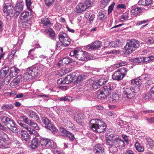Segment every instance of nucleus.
<instances>
[{
    "instance_id": "63",
    "label": "nucleus",
    "mask_w": 154,
    "mask_h": 154,
    "mask_svg": "<svg viewBox=\"0 0 154 154\" xmlns=\"http://www.w3.org/2000/svg\"><path fill=\"white\" fill-rule=\"evenodd\" d=\"M65 80L64 78H61L59 79L57 81V83L58 84H65Z\"/></svg>"
},
{
    "instance_id": "30",
    "label": "nucleus",
    "mask_w": 154,
    "mask_h": 154,
    "mask_svg": "<svg viewBox=\"0 0 154 154\" xmlns=\"http://www.w3.org/2000/svg\"><path fill=\"white\" fill-rule=\"evenodd\" d=\"M45 31L47 33L49 34V35L51 39L55 40V32L51 28L46 29Z\"/></svg>"
},
{
    "instance_id": "60",
    "label": "nucleus",
    "mask_w": 154,
    "mask_h": 154,
    "mask_svg": "<svg viewBox=\"0 0 154 154\" xmlns=\"http://www.w3.org/2000/svg\"><path fill=\"white\" fill-rule=\"evenodd\" d=\"M148 22L147 20H143L142 21H138L136 23V25L140 26L142 24Z\"/></svg>"
},
{
    "instance_id": "48",
    "label": "nucleus",
    "mask_w": 154,
    "mask_h": 154,
    "mask_svg": "<svg viewBox=\"0 0 154 154\" xmlns=\"http://www.w3.org/2000/svg\"><path fill=\"white\" fill-rule=\"evenodd\" d=\"M49 127L46 128L49 129L53 133H55L56 132L57 129L56 127L51 123V124L50 125H49Z\"/></svg>"
},
{
    "instance_id": "47",
    "label": "nucleus",
    "mask_w": 154,
    "mask_h": 154,
    "mask_svg": "<svg viewBox=\"0 0 154 154\" xmlns=\"http://www.w3.org/2000/svg\"><path fill=\"white\" fill-rule=\"evenodd\" d=\"M132 61L134 63H140L143 62V57H140L132 59Z\"/></svg>"
},
{
    "instance_id": "38",
    "label": "nucleus",
    "mask_w": 154,
    "mask_h": 154,
    "mask_svg": "<svg viewBox=\"0 0 154 154\" xmlns=\"http://www.w3.org/2000/svg\"><path fill=\"white\" fill-rule=\"evenodd\" d=\"M60 42L64 46H67L70 44L71 39L68 36L67 37H66V39H65L64 40Z\"/></svg>"
},
{
    "instance_id": "18",
    "label": "nucleus",
    "mask_w": 154,
    "mask_h": 154,
    "mask_svg": "<svg viewBox=\"0 0 154 154\" xmlns=\"http://www.w3.org/2000/svg\"><path fill=\"white\" fill-rule=\"evenodd\" d=\"M26 112L30 118H33L36 121H39V117L34 111L29 109L26 110Z\"/></svg>"
},
{
    "instance_id": "15",
    "label": "nucleus",
    "mask_w": 154,
    "mask_h": 154,
    "mask_svg": "<svg viewBox=\"0 0 154 154\" xmlns=\"http://www.w3.org/2000/svg\"><path fill=\"white\" fill-rule=\"evenodd\" d=\"M5 3L3 6V10L4 13L8 11L12 8H13V6L11 3V0H4Z\"/></svg>"
},
{
    "instance_id": "6",
    "label": "nucleus",
    "mask_w": 154,
    "mask_h": 154,
    "mask_svg": "<svg viewBox=\"0 0 154 154\" xmlns=\"http://www.w3.org/2000/svg\"><path fill=\"white\" fill-rule=\"evenodd\" d=\"M139 42L136 40H129L125 47L126 52L128 54H130L135 51L139 45Z\"/></svg>"
},
{
    "instance_id": "40",
    "label": "nucleus",
    "mask_w": 154,
    "mask_h": 154,
    "mask_svg": "<svg viewBox=\"0 0 154 154\" xmlns=\"http://www.w3.org/2000/svg\"><path fill=\"white\" fill-rule=\"evenodd\" d=\"M10 140L15 145V146L18 147L20 145V142L16 138L13 137H11Z\"/></svg>"
},
{
    "instance_id": "20",
    "label": "nucleus",
    "mask_w": 154,
    "mask_h": 154,
    "mask_svg": "<svg viewBox=\"0 0 154 154\" xmlns=\"http://www.w3.org/2000/svg\"><path fill=\"white\" fill-rule=\"evenodd\" d=\"M9 68L7 66H5L2 68L0 71V78L1 79L4 77L9 72Z\"/></svg>"
},
{
    "instance_id": "42",
    "label": "nucleus",
    "mask_w": 154,
    "mask_h": 154,
    "mask_svg": "<svg viewBox=\"0 0 154 154\" xmlns=\"http://www.w3.org/2000/svg\"><path fill=\"white\" fill-rule=\"evenodd\" d=\"M16 51L15 50H12L10 54L8 55V57L6 59V61L8 60L9 61H10L11 59L14 57V55L16 53Z\"/></svg>"
},
{
    "instance_id": "43",
    "label": "nucleus",
    "mask_w": 154,
    "mask_h": 154,
    "mask_svg": "<svg viewBox=\"0 0 154 154\" xmlns=\"http://www.w3.org/2000/svg\"><path fill=\"white\" fill-rule=\"evenodd\" d=\"M20 119L22 120L25 123L29 125L30 120L25 116H20Z\"/></svg>"
},
{
    "instance_id": "55",
    "label": "nucleus",
    "mask_w": 154,
    "mask_h": 154,
    "mask_svg": "<svg viewBox=\"0 0 154 154\" xmlns=\"http://www.w3.org/2000/svg\"><path fill=\"white\" fill-rule=\"evenodd\" d=\"M67 136L68 137L69 139L72 141H73L75 139L74 134L69 132L68 133Z\"/></svg>"
},
{
    "instance_id": "62",
    "label": "nucleus",
    "mask_w": 154,
    "mask_h": 154,
    "mask_svg": "<svg viewBox=\"0 0 154 154\" xmlns=\"http://www.w3.org/2000/svg\"><path fill=\"white\" fill-rule=\"evenodd\" d=\"M110 0H102V4L103 5V7H106L107 5L109 3Z\"/></svg>"
},
{
    "instance_id": "36",
    "label": "nucleus",
    "mask_w": 154,
    "mask_h": 154,
    "mask_svg": "<svg viewBox=\"0 0 154 154\" xmlns=\"http://www.w3.org/2000/svg\"><path fill=\"white\" fill-rule=\"evenodd\" d=\"M135 146L137 150L139 152H142L144 150V147L138 142H136Z\"/></svg>"
},
{
    "instance_id": "19",
    "label": "nucleus",
    "mask_w": 154,
    "mask_h": 154,
    "mask_svg": "<svg viewBox=\"0 0 154 154\" xmlns=\"http://www.w3.org/2000/svg\"><path fill=\"white\" fill-rule=\"evenodd\" d=\"M20 72L19 69L15 66L11 67L9 75L12 78L15 76Z\"/></svg>"
},
{
    "instance_id": "12",
    "label": "nucleus",
    "mask_w": 154,
    "mask_h": 154,
    "mask_svg": "<svg viewBox=\"0 0 154 154\" xmlns=\"http://www.w3.org/2000/svg\"><path fill=\"white\" fill-rule=\"evenodd\" d=\"M41 23L43 25V27L44 28L50 27L53 24L52 20L47 16L42 18Z\"/></svg>"
},
{
    "instance_id": "2",
    "label": "nucleus",
    "mask_w": 154,
    "mask_h": 154,
    "mask_svg": "<svg viewBox=\"0 0 154 154\" xmlns=\"http://www.w3.org/2000/svg\"><path fill=\"white\" fill-rule=\"evenodd\" d=\"M33 135V138L32 140L31 143L30 145L31 148L32 149H35L38 147L40 143L42 146H44L47 148L52 147V144L53 143V141L48 138L42 139L40 142L38 138L36 137L38 135H36L34 134L31 135Z\"/></svg>"
},
{
    "instance_id": "53",
    "label": "nucleus",
    "mask_w": 154,
    "mask_h": 154,
    "mask_svg": "<svg viewBox=\"0 0 154 154\" xmlns=\"http://www.w3.org/2000/svg\"><path fill=\"white\" fill-rule=\"evenodd\" d=\"M54 0H45V2L48 7L50 6L53 5Z\"/></svg>"
},
{
    "instance_id": "23",
    "label": "nucleus",
    "mask_w": 154,
    "mask_h": 154,
    "mask_svg": "<svg viewBox=\"0 0 154 154\" xmlns=\"http://www.w3.org/2000/svg\"><path fill=\"white\" fill-rule=\"evenodd\" d=\"M119 99V95L116 93H114L112 95V97L109 99V101L110 103H114L118 102Z\"/></svg>"
},
{
    "instance_id": "11",
    "label": "nucleus",
    "mask_w": 154,
    "mask_h": 154,
    "mask_svg": "<svg viewBox=\"0 0 154 154\" xmlns=\"http://www.w3.org/2000/svg\"><path fill=\"white\" fill-rule=\"evenodd\" d=\"M102 42L99 41H96L86 46L88 50H95L100 48L102 45Z\"/></svg>"
},
{
    "instance_id": "14",
    "label": "nucleus",
    "mask_w": 154,
    "mask_h": 154,
    "mask_svg": "<svg viewBox=\"0 0 154 154\" xmlns=\"http://www.w3.org/2000/svg\"><path fill=\"white\" fill-rule=\"evenodd\" d=\"M17 122L21 127L28 131L30 135L34 134L36 135H38V133L35 130H33L32 129L31 130L28 126L22 123L21 120H18Z\"/></svg>"
},
{
    "instance_id": "10",
    "label": "nucleus",
    "mask_w": 154,
    "mask_h": 154,
    "mask_svg": "<svg viewBox=\"0 0 154 154\" xmlns=\"http://www.w3.org/2000/svg\"><path fill=\"white\" fill-rule=\"evenodd\" d=\"M123 93L128 99H134L137 91L133 87H126L123 88Z\"/></svg>"
},
{
    "instance_id": "46",
    "label": "nucleus",
    "mask_w": 154,
    "mask_h": 154,
    "mask_svg": "<svg viewBox=\"0 0 154 154\" xmlns=\"http://www.w3.org/2000/svg\"><path fill=\"white\" fill-rule=\"evenodd\" d=\"M30 26L31 24L30 23V21H29L23 22L22 23V27L24 29L28 28L30 27Z\"/></svg>"
},
{
    "instance_id": "28",
    "label": "nucleus",
    "mask_w": 154,
    "mask_h": 154,
    "mask_svg": "<svg viewBox=\"0 0 154 154\" xmlns=\"http://www.w3.org/2000/svg\"><path fill=\"white\" fill-rule=\"evenodd\" d=\"M152 0H139L138 4L139 5L147 6L151 4Z\"/></svg>"
},
{
    "instance_id": "4",
    "label": "nucleus",
    "mask_w": 154,
    "mask_h": 154,
    "mask_svg": "<svg viewBox=\"0 0 154 154\" xmlns=\"http://www.w3.org/2000/svg\"><path fill=\"white\" fill-rule=\"evenodd\" d=\"M69 56L73 57L79 60L84 61H87L89 58V55L87 52L82 51L79 48H76L72 51Z\"/></svg>"
},
{
    "instance_id": "51",
    "label": "nucleus",
    "mask_w": 154,
    "mask_h": 154,
    "mask_svg": "<svg viewBox=\"0 0 154 154\" xmlns=\"http://www.w3.org/2000/svg\"><path fill=\"white\" fill-rule=\"evenodd\" d=\"M11 78H12V77L9 75L7 76L4 79L3 82L4 84L6 85L8 84L11 79Z\"/></svg>"
},
{
    "instance_id": "54",
    "label": "nucleus",
    "mask_w": 154,
    "mask_h": 154,
    "mask_svg": "<svg viewBox=\"0 0 154 154\" xmlns=\"http://www.w3.org/2000/svg\"><path fill=\"white\" fill-rule=\"evenodd\" d=\"M70 97L69 96L63 97L59 98V100L61 101H69V100Z\"/></svg>"
},
{
    "instance_id": "9",
    "label": "nucleus",
    "mask_w": 154,
    "mask_h": 154,
    "mask_svg": "<svg viewBox=\"0 0 154 154\" xmlns=\"http://www.w3.org/2000/svg\"><path fill=\"white\" fill-rule=\"evenodd\" d=\"M92 4V0H86L85 3L79 4L76 6L77 12L78 13L83 12L87 8L90 7Z\"/></svg>"
},
{
    "instance_id": "49",
    "label": "nucleus",
    "mask_w": 154,
    "mask_h": 154,
    "mask_svg": "<svg viewBox=\"0 0 154 154\" xmlns=\"http://www.w3.org/2000/svg\"><path fill=\"white\" fill-rule=\"evenodd\" d=\"M29 125L34 128V129L35 130H38L39 129V127L37 124L36 123L33 122L31 121H30V123Z\"/></svg>"
},
{
    "instance_id": "31",
    "label": "nucleus",
    "mask_w": 154,
    "mask_h": 154,
    "mask_svg": "<svg viewBox=\"0 0 154 154\" xmlns=\"http://www.w3.org/2000/svg\"><path fill=\"white\" fill-rule=\"evenodd\" d=\"M42 121L43 124L45 125V128H48L49 126L51 124L50 121L47 118L45 117H43L42 119Z\"/></svg>"
},
{
    "instance_id": "64",
    "label": "nucleus",
    "mask_w": 154,
    "mask_h": 154,
    "mask_svg": "<svg viewBox=\"0 0 154 154\" xmlns=\"http://www.w3.org/2000/svg\"><path fill=\"white\" fill-rule=\"evenodd\" d=\"M115 4V3H113L109 6L108 9V13L109 14L111 13L113 10Z\"/></svg>"
},
{
    "instance_id": "50",
    "label": "nucleus",
    "mask_w": 154,
    "mask_h": 154,
    "mask_svg": "<svg viewBox=\"0 0 154 154\" xmlns=\"http://www.w3.org/2000/svg\"><path fill=\"white\" fill-rule=\"evenodd\" d=\"M13 106L11 104H7L3 105L2 108L5 110L6 109H10L13 108Z\"/></svg>"
},
{
    "instance_id": "33",
    "label": "nucleus",
    "mask_w": 154,
    "mask_h": 154,
    "mask_svg": "<svg viewBox=\"0 0 154 154\" xmlns=\"http://www.w3.org/2000/svg\"><path fill=\"white\" fill-rule=\"evenodd\" d=\"M90 87L94 89H95L99 88L100 86L98 81L92 80L91 81V84Z\"/></svg>"
},
{
    "instance_id": "16",
    "label": "nucleus",
    "mask_w": 154,
    "mask_h": 154,
    "mask_svg": "<svg viewBox=\"0 0 154 154\" xmlns=\"http://www.w3.org/2000/svg\"><path fill=\"white\" fill-rule=\"evenodd\" d=\"M93 150L95 154H105V153L103 146L99 144L95 146Z\"/></svg>"
},
{
    "instance_id": "7",
    "label": "nucleus",
    "mask_w": 154,
    "mask_h": 154,
    "mask_svg": "<svg viewBox=\"0 0 154 154\" xmlns=\"http://www.w3.org/2000/svg\"><path fill=\"white\" fill-rule=\"evenodd\" d=\"M127 69L122 67L116 71L112 75V78L114 80L118 81L122 79L126 75Z\"/></svg>"
},
{
    "instance_id": "41",
    "label": "nucleus",
    "mask_w": 154,
    "mask_h": 154,
    "mask_svg": "<svg viewBox=\"0 0 154 154\" xmlns=\"http://www.w3.org/2000/svg\"><path fill=\"white\" fill-rule=\"evenodd\" d=\"M59 39L60 41L61 42L64 40L66 37H67L68 36L64 32H60V33L59 35Z\"/></svg>"
},
{
    "instance_id": "25",
    "label": "nucleus",
    "mask_w": 154,
    "mask_h": 154,
    "mask_svg": "<svg viewBox=\"0 0 154 154\" xmlns=\"http://www.w3.org/2000/svg\"><path fill=\"white\" fill-rule=\"evenodd\" d=\"M13 120L6 116H0V121L5 125L9 124L11 122V121Z\"/></svg>"
},
{
    "instance_id": "32",
    "label": "nucleus",
    "mask_w": 154,
    "mask_h": 154,
    "mask_svg": "<svg viewBox=\"0 0 154 154\" xmlns=\"http://www.w3.org/2000/svg\"><path fill=\"white\" fill-rule=\"evenodd\" d=\"M83 116L82 113H78L75 114L74 117V119L78 123H80L82 120L83 119Z\"/></svg>"
},
{
    "instance_id": "44",
    "label": "nucleus",
    "mask_w": 154,
    "mask_h": 154,
    "mask_svg": "<svg viewBox=\"0 0 154 154\" xmlns=\"http://www.w3.org/2000/svg\"><path fill=\"white\" fill-rule=\"evenodd\" d=\"M20 82H19L18 80H17L15 78L11 82L10 85L13 88H14L16 86L18 85Z\"/></svg>"
},
{
    "instance_id": "5",
    "label": "nucleus",
    "mask_w": 154,
    "mask_h": 154,
    "mask_svg": "<svg viewBox=\"0 0 154 154\" xmlns=\"http://www.w3.org/2000/svg\"><path fill=\"white\" fill-rule=\"evenodd\" d=\"M40 67L33 66L29 67L24 74V79L26 80H29L32 77L35 78L40 73Z\"/></svg>"
},
{
    "instance_id": "45",
    "label": "nucleus",
    "mask_w": 154,
    "mask_h": 154,
    "mask_svg": "<svg viewBox=\"0 0 154 154\" xmlns=\"http://www.w3.org/2000/svg\"><path fill=\"white\" fill-rule=\"evenodd\" d=\"M143 62L147 63H149L150 61L153 60L154 59V57L152 56H149L148 57H143Z\"/></svg>"
},
{
    "instance_id": "59",
    "label": "nucleus",
    "mask_w": 154,
    "mask_h": 154,
    "mask_svg": "<svg viewBox=\"0 0 154 154\" xmlns=\"http://www.w3.org/2000/svg\"><path fill=\"white\" fill-rule=\"evenodd\" d=\"M85 75H80L78 76L77 78V81L78 82H80L82 81L84 78Z\"/></svg>"
},
{
    "instance_id": "39",
    "label": "nucleus",
    "mask_w": 154,
    "mask_h": 154,
    "mask_svg": "<svg viewBox=\"0 0 154 154\" xmlns=\"http://www.w3.org/2000/svg\"><path fill=\"white\" fill-rule=\"evenodd\" d=\"M74 61V60H73L72 59H70L68 57L63 58L62 61V62L63 64H71ZM60 62H61V61H60Z\"/></svg>"
},
{
    "instance_id": "29",
    "label": "nucleus",
    "mask_w": 154,
    "mask_h": 154,
    "mask_svg": "<svg viewBox=\"0 0 154 154\" xmlns=\"http://www.w3.org/2000/svg\"><path fill=\"white\" fill-rule=\"evenodd\" d=\"M97 16L99 20L102 21L105 20L107 17L106 15L105 14L104 11H100L98 13Z\"/></svg>"
},
{
    "instance_id": "52",
    "label": "nucleus",
    "mask_w": 154,
    "mask_h": 154,
    "mask_svg": "<svg viewBox=\"0 0 154 154\" xmlns=\"http://www.w3.org/2000/svg\"><path fill=\"white\" fill-rule=\"evenodd\" d=\"M7 136V134L4 132H0V139L5 141V138Z\"/></svg>"
},
{
    "instance_id": "21",
    "label": "nucleus",
    "mask_w": 154,
    "mask_h": 154,
    "mask_svg": "<svg viewBox=\"0 0 154 154\" xmlns=\"http://www.w3.org/2000/svg\"><path fill=\"white\" fill-rule=\"evenodd\" d=\"M9 124L10 125V126L9 127L8 130L14 133H17L18 130L17 128V125L14 121L13 120H11Z\"/></svg>"
},
{
    "instance_id": "56",
    "label": "nucleus",
    "mask_w": 154,
    "mask_h": 154,
    "mask_svg": "<svg viewBox=\"0 0 154 154\" xmlns=\"http://www.w3.org/2000/svg\"><path fill=\"white\" fill-rule=\"evenodd\" d=\"M26 5L28 9H29L30 11H31L32 9L30 8L32 3L31 0H26Z\"/></svg>"
},
{
    "instance_id": "35",
    "label": "nucleus",
    "mask_w": 154,
    "mask_h": 154,
    "mask_svg": "<svg viewBox=\"0 0 154 154\" xmlns=\"http://www.w3.org/2000/svg\"><path fill=\"white\" fill-rule=\"evenodd\" d=\"M119 42L117 40H115L109 43V46L111 47L116 48L119 46Z\"/></svg>"
},
{
    "instance_id": "13",
    "label": "nucleus",
    "mask_w": 154,
    "mask_h": 154,
    "mask_svg": "<svg viewBox=\"0 0 154 154\" xmlns=\"http://www.w3.org/2000/svg\"><path fill=\"white\" fill-rule=\"evenodd\" d=\"M24 4L22 2H17L14 8L15 12V16L17 17L23 10V8Z\"/></svg>"
},
{
    "instance_id": "27",
    "label": "nucleus",
    "mask_w": 154,
    "mask_h": 154,
    "mask_svg": "<svg viewBox=\"0 0 154 154\" xmlns=\"http://www.w3.org/2000/svg\"><path fill=\"white\" fill-rule=\"evenodd\" d=\"M30 14L29 12L24 11L21 13L20 18L21 20L27 19L30 17Z\"/></svg>"
},
{
    "instance_id": "61",
    "label": "nucleus",
    "mask_w": 154,
    "mask_h": 154,
    "mask_svg": "<svg viewBox=\"0 0 154 154\" xmlns=\"http://www.w3.org/2000/svg\"><path fill=\"white\" fill-rule=\"evenodd\" d=\"M61 134H62V135L63 136H67L68 133L69 132V131H67L66 130L63 128L61 129Z\"/></svg>"
},
{
    "instance_id": "24",
    "label": "nucleus",
    "mask_w": 154,
    "mask_h": 154,
    "mask_svg": "<svg viewBox=\"0 0 154 154\" xmlns=\"http://www.w3.org/2000/svg\"><path fill=\"white\" fill-rule=\"evenodd\" d=\"M131 84L133 85H136V88L137 87L138 89H139L141 84V80L138 77L136 79L132 80L131 82Z\"/></svg>"
},
{
    "instance_id": "17",
    "label": "nucleus",
    "mask_w": 154,
    "mask_h": 154,
    "mask_svg": "<svg viewBox=\"0 0 154 154\" xmlns=\"http://www.w3.org/2000/svg\"><path fill=\"white\" fill-rule=\"evenodd\" d=\"M143 10V8H142L135 5L132 7L131 12L132 15L136 16L139 14L141 13Z\"/></svg>"
},
{
    "instance_id": "8",
    "label": "nucleus",
    "mask_w": 154,
    "mask_h": 154,
    "mask_svg": "<svg viewBox=\"0 0 154 154\" xmlns=\"http://www.w3.org/2000/svg\"><path fill=\"white\" fill-rule=\"evenodd\" d=\"M113 89V88L111 85H108L100 88L98 91V94L101 98H104L110 94Z\"/></svg>"
},
{
    "instance_id": "22",
    "label": "nucleus",
    "mask_w": 154,
    "mask_h": 154,
    "mask_svg": "<svg viewBox=\"0 0 154 154\" xmlns=\"http://www.w3.org/2000/svg\"><path fill=\"white\" fill-rule=\"evenodd\" d=\"M20 137L21 139L26 141H27L29 140V135L26 131L22 130L20 131Z\"/></svg>"
},
{
    "instance_id": "57",
    "label": "nucleus",
    "mask_w": 154,
    "mask_h": 154,
    "mask_svg": "<svg viewBox=\"0 0 154 154\" xmlns=\"http://www.w3.org/2000/svg\"><path fill=\"white\" fill-rule=\"evenodd\" d=\"M54 152L55 154H64L63 153L61 152L59 149L57 148H54Z\"/></svg>"
},
{
    "instance_id": "3",
    "label": "nucleus",
    "mask_w": 154,
    "mask_h": 154,
    "mask_svg": "<svg viewBox=\"0 0 154 154\" xmlns=\"http://www.w3.org/2000/svg\"><path fill=\"white\" fill-rule=\"evenodd\" d=\"M89 125L90 128L93 131L100 133L104 132L106 127L105 124L103 121L97 119L90 121Z\"/></svg>"
},
{
    "instance_id": "58",
    "label": "nucleus",
    "mask_w": 154,
    "mask_h": 154,
    "mask_svg": "<svg viewBox=\"0 0 154 154\" xmlns=\"http://www.w3.org/2000/svg\"><path fill=\"white\" fill-rule=\"evenodd\" d=\"M9 128V126H5L3 125H2L0 123V129L4 131H7Z\"/></svg>"
},
{
    "instance_id": "34",
    "label": "nucleus",
    "mask_w": 154,
    "mask_h": 154,
    "mask_svg": "<svg viewBox=\"0 0 154 154\" xmlns=\"http://www.w3.org/2000/svg\"><path fill=\"white\" fill-rule=\"evenodd\" d=\"M108 79L106 76H103L97 81L100 86L106 83L108 81Z\"/></svg>"
},
{
    "instance_id": "37",
    "label": "nucleus",
    "mask_w": 154,
    "mask_h": 154,
    "mask_svg": "<svg viewBox=\"0 0 154 154\" xmlns=\"http://www.w3.org/2000/svg\"><path fill=\"white\" fill-rule=\"evenodd\" d=\"M129 17L127 13H123L120 17L119 20L121 22H123L128 20Z\"/></svg>"
},
{
    "instance_id": "26",
    "label": "nucleus",
    "mask_w": 154,
    "mask_h": 154,
    "mask_svg": "<svg viewBox=\"0 0 154 154\" xmlns=\"http://www.w3.org/2000/svg\"><path fill=\"white\" fill-rule=\"evenodd\" d=\"M6 14V18L8 20H11L12 17L14 15L15 16V12L14 8H12L7 12L5 13Z\"/></svg>"
},
{
    "instance_id": "1",
    "label": "nucleus",
    "mask_w": 154,
    "mask_h": 154,
    "mask_svg": "<svg viewBox=\"0 0 154 154\" xmlns=\"http://www.w3.org/2000/svg\"><path fill=\"white\" fill-rule=\"evenodd\" d=\"M106 143L108 145L111 146L109 148V153L117 154V147L122 148L125 146L124 141L121 140L119 137L116 135L108 134L106 137Z\"/></svg>"
}]
</instances>
